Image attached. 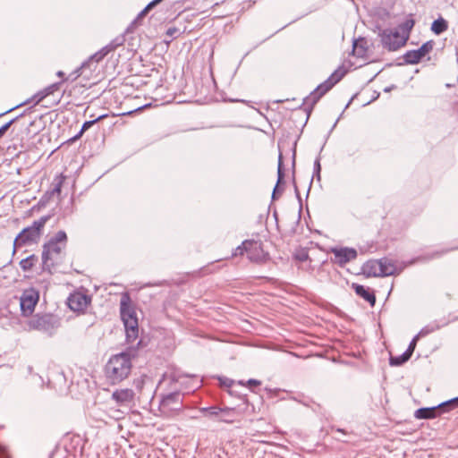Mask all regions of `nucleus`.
I'll use <instances>...</instances> for the list:
<instances>
[{"label":"nucleus","instance_id":"nucleus-14","mask_svg":"<svg viewBox=\"0 0 458 458\" xmlns=\"http://www.w3.org/2000/svg\"><path fill=\"white\" fill-rule=\"evenodd\" d=\"M90 301L91 299L87 294L81 292H74L68 297L67 305L73 311L82 312L87 309Z\"/></svg>","mask_w":458,"mask_h":458},{"label":"nucleus","instance_id":"nucleus-17","mask_svg":"<svg viewBox=\"0 0 458 458\" xmlns=\"http://www.w3.org/2000/svg\"><path fill=\"white\" fill-rule=\"evenodd\" d=\"M284 167L283 164V155L280 152L278 156V165H277V181L276 183V186L274 187L273 192H272V199H277L284 191V186H281L284 184Z\"/></svg>","mask_w":458,"mask_h":458},{"label":"nucleus","instance_id":"nucleus-20","mask_svg":"<svg viewBox=\"0 0 458 458\" xmlns=\"http://www.w3.org/2000/svg\"><path fill=\"white\" fill-rule=\"evenodd\" d=\"M352 289L355 293L367 301L371 306H374L376 303V296L373 292H371L369 288H365L361 284H352Z\"/></svg>","mask_w":458,"mask_h":458},{"label":"nucleus","instance_id":"nucleus-12","mask_svg":"<svg viewBox=\"0 0 458 458\" xmlns=\"http://www.w3.org/2000/svg\"><path fill=\"white\" fill-rule=\"evenodd\" d=\"M219 412L218 422L226 424L240 422L244 415V411L240 406L221 407Z\"/></svg>","mask_w":458,"mask_h":458},{"label":"nucleus","instance_id":"nucleus-34","mask_svg":"<svg viewBox=\"0 0 458 458\" xmlns=\"http://www.w3.org/2000/svg\"><path fill=\"white\" fill-rule=\"evenodd\" d=\"M320 172H321L320 159H319V157H317L314 161L313 176L310 180V183L312 182L314 178H316L317 181H318V182L320 181Z\"/></svg>","mask_w":458,"mask_h":458},{"label":"nucleus","instance_id":"nucleus-41","mask_svg":"<svg viewBox=\"0 0 458 458\" xmlns=\"http://www.w3.org/2000/svg\"><path fill=\"white\" fill-rule=\"evenodd\" d=\"M178 31V30L176 28H169L166 31V34L169 35V36H174L176 32Z\"/></svg>","mask_w":458,"mask_h":458},{"label":"nucleus","instance_id":"nucleus-44","mask_svg":"<svg viewBox=\"0 0 458 458\" xmlns=\"http://www.w3.org/2000/svg\"><path fill=\"white\" fill-rule=\"evenodd\" d=\"M292 165H293V168L294 169V166H295V150H293V162H292Z\"/></svg>","mask_w":458,"mask_h":458},{"label":"nucleus","instance_id":"nucleus-2","mask_svg":"<svg viewBox=\"0 0 458 458\" xmlns=\"http://www.w3.org/2000/svg\"><path fill=\"white\" fill-rule=\"evenodd\" d=\"M67 241L66 233L60 230L44 243L42 250L43 269L50 271L52 267L61 262L62 253L66 248Z\"/></svg>","mask_w":458,"mask_h":458},{"label":"nucleus","instance_id":"nucleus-43","mask_svg":"<svg viewBox=\"0 0 458 458\" xmlns=\"http://www.w3.org/2000/svg\"><path fill=\"white\" fill-rule=\"evenodd\" d=\"M0 458H9L6 451L0 446Z\"/></svg>","mask_w":458,"mask_h":458},{"label":"nucleus","instance_id":"nucleus-5","mask_svg":"<svg viewBox=\"0 0 458 458\" xmlns=\"http://www.w3.org/2000/svg\"><path fill=\"white\" fill-rule=\"evenodd\" d=\"M47 221V216H42L34 221L30 226L22 229L13 241V255L15 254L16 250L19 247L37 243Z\"/></svg>","mask_w":458,"mask_h":458},{"label":"nucleus","instance_id":"nucleus-1","mask_svg":"<svg viewBox=\"0 0 458 458\" xmlns=\"http://www.w3.org/2000/svg\"><path fill=\"white\" fill-rule=\"evenodd\" d=\"M138 356V349L134 346L112 355L104 368L106 381L111 385H117L125 380L132 369V359Z\"/></svg>","mask_w":458,"mask_h":458},{"label":"nucleus","instance_id":"nucleus-29","mask_svg":"<svg viewBox=\"0 0 458 458\" xmlns=\"http://www.w3.org/2000/svg\"><path fill=\"white\" fill-rule=\"evenodd\" d=\"M411 356L405 351L403 353L398 356H391L389 359V364L391 366H401L408 360H410Z\"/></svg>","mask_w":458,"mask_h":458},{"label":"nucleus","instance_id":"nucleus-16","mask_svg":"<svg viewBox=\"0 0 458 458\" xmlns=\"http://www.w3.org/2000/svg\"><path fill=\"white\" fill-rule=\"evenodd\" d=\"M65 179L66 176L63 173L56 174L53 179L52 188L43 194L41 200L48 201L54 195H60Z\"/></svg>","mask_w":458,"mask_h":458},{"label":"nucleus","instance_id":"nucleus-8","mask_svg":"<svg viewBox=\"0 0 458 458\" xmlns=\"http://www.w3.org/2000/svg\"><path fill=\"white\" fill-rule=\"evenodd\" d=\"M39 300V292L34 287L24 289L20 297V307L21 314L25 317L30 316Z\"/></svg>","mask_w":458,"mask_h":458},{"label":"nucleus","instance_id":"nucleus-22","mask_svg":"<svg viewBox=\"0 0 458 458\" xmlns=\"http://www.w3.org/2000/svg\"><path fill=\"white\" fill-rule=\"evenodd\" d=\"M108 116V114H100L97 117H94L92 120H89V121H86L83 123L81 130L79 131V132L74 135L73 137H72L69 141H75L77 140H79L82 135L83 133L88 130L89 129L92 125H94L96 123L106 118Z\"/></svg>","mask_w":458,"mask_h":458},{"label":"nucleus","instance_id":"nucleus-36","mask_svg":"<svg viewBox=\"0 0 458 458\" xmlns=\"http://www.w3.org/2000/svg\"><path fill=\"white\" fill-rule=\"evenodd\" d=\"M19 120V116H16L13 119H11L9 122L4 123L0 127V138L6 132V131L11 127L12 124H13L16 121Z\"/></svg>","mask_w":458,"mask_h":458},{"label":"nucleus","instance_id":"nucleus-39","mask_svg":"<svg viewBox=\"0 0 458 458\" xmlns=\"http://www.w3.org/2000/svg\"><path fill=\"white\" fill-rule=\"evenodd\" d=\"M162 0H152L149 2L144 8L145 12L150 11L154 6H156L157 4H159Z\"/></svg>","mask_w":458,"mask_h":458},{"label":"nucleus","instance_id":"nucleus-18","mask_svg":"<svg viewBox=\"0 0 458 458\" xmlns=\"http://www.w3.org/2000/svg\"><path fill=\"white\" fill-rule=\"evenodd\" d=\"M123 43V38H116L113 41H111L106 46L103 47L99 51L95 53L90 56V59L95 60L96 62L101 61L106 55H107L110 52L114 51L117 47L121 46Z\"/></svg>","mask_w":458,"mask_h":458},{"label":"nucleus","instance_id":"nucleus-35","mask_svg":"<svg viewBox=\"0 0 458 458\" xmlns=\"http://www.w3.org/2000/svg\"><path fill=\"white\" fill-rule=\"evenodd\" d=\"M414 25L413 20H407L405 22L398 25L397 29L401 31L402 34L410 33V30Z\"/></svg>","mask_w":458,"mask_h":458},{"label":"nucleus","instance_id":"nucleus-27","mask_svg":"<svg viewBox=\"0 0 458 458\" xmlns=\"http://www.w3.org/2000/svg\"><path fill=\"white\" fill-rule=\"evenodd\" d=\"M379 262V270L381 272V276H388L394 274V266L390 263L386 259H377Z\"/></svg>","mask_w":458,"mask_h":458},{"label":"nucleus","instance_id":"nucleus-4","mask_svg":"<svg viewBox=\"0 0 458 458\" xmlns=\"http://www.w3.org/2000/svg\"><path fill=\"white\" fill-rule=\"evenodd\" d=\"M344 74L345 71L338 68L324 82L318 85L317 88L303 99L302 106L308 114L311 112L313 106L318 103V101L338 81H340Z\"/></svg>","mask_w":458,"mask_h":458},{"label":"nucleus","instance_id":"nucleus-21","mask_svg":"<svg viewBox=\"0 0 458 458\" xmlns=\"http://www.w3.org/2000/svg\"><path fill=\"white\" fill-rule=\"evenodd\" d=\"M439 414L437 405L433 407H422L415 411L414 417L419 420H428L437 417Z\"/></svg>","mask_w":458,"mask_h":458},{"label":"nucleus","instance_id":"nucleus-19","mask_svg":"<svg viewBox=\"0 0 458 458\" xmlns=\"http://www.w3.org/2000/svg\"><path fill=\"white\" fill-rule=\"evenodd\" d=\"M379 262L377 259H370L366 261L361 267V273L366 277H378L381 276L379 270Z\"/></svg>","mask_w":458,"mask_h":458},{"label":"nucleus","instance_id":"nucleus-45","mask_svg":"<svg viewBox=\"0 0 458 458\" xmlns=\"http://www.w3.org/2000/svg\"><path fill=\"white\" fill-rule=\"evenodd\" d=\"M57 75H58V76H63V75H64V72H57Z\"/></svg>","mask_w":458,"mask_h":458},{"label":"nucleus","instance_id":"nucleus-40","mask_svg":"<svg viewBox=\"0 0 458 458\" xmlns=\"http://www.w3.org/2000/svg\"><path fill=\"white\" fill-rule=\"evenodd\" d=\"M247 385H248L249 386H259V385H261V382H260L259 380L252 379V378H251V379H249V380L247 381Z\"/></svg>","mask_w":458,"mask_h":458},{"label":"nucleus","instance_id":"nucleus-32","mask_svg":"<svg viewBox=\"0 0 458 458\" xmlns=\"http://www.w3.org/2000/svg\"><path fill=\"white\" fill-rule=\"evenodd\" d=\"M148 13V12H145V10H141L138 15L136 16V18L131 22V24L128 26L126 31H131L133 30L136 27H138L140 24V21L141 20L143 19V17Z\"/></svg>","mask_w":458,"mask_h":458},{"label":"nucleus","instance_id":"nucleus-11","mask_svg":"<svg viewBox=\"0 0 458 458\" xmlns=\"http://www.w3.org/2000/svg\"><path fill=\"white\" fill-rule=\"evenodd\" d=\"M29 326L35 330L49 332L55 327V320L50 314H37L30 319Z\"/></svg>","mask_w":458,"mask_h":458},{"label":"nucleus","instance_id":"nucleus-25","mask_svg":"<svg viewBox=\"0 0 458 458\" xmlns=\"http://www.w3.org/2000/svg\"><path fill=\"white\" fill-rule=\"evenodd\" d=\"M458 407V396L450 400L445 401L437 405L439 414L448 412L454 408Z\"/></svg>","mask_w":458,"mask_h":458},{"label":"nucleus","instance_id":"nucleus-9","mask_svg":"<svg viewBox=\"0 0 458 458\" xmlns=\"http://www.w3.org/2000/svg\"><path fill=\"white\" fill-rule=\"evenodd\" d=\"M182 407V394L177 391L162 396L159 402V410L165 415L181 411Z\"/></svg>","mask_w":458,"mask_h":458},{"label":"nucleus","instance_id":"nucleus-10","mask_svg":"<svg viewBox=\"0 0 458 458\" xmlns=\"http://www.w3.org/2000/svg\"><path fill=\"white\" fill-rule=\"evenodd\" d=\"M330 251L334 255L331 258L332 263L341 267L354 260L358 256L357 250L352 247H333Z\"/></svg>","mask_w":458,"mask_h":458},{"label":"nucleus","instance_id":"nucleus-6","mask_svg":"<svg viewBox=\"0 0 458 458\" xmlns=\"http://www.w3.org/2000/svg\"><path fill=\"white\" fill-rule=\"evenodd\" d=\"M247 254V258L256 263L264 262L268 259V254L264 251L262 242L255 240H245L242 245L235 249L233 256Z\"/></svg>","mask_w":458,"mask_h":458},{"label":"nucleus","instance_id":"nucleus-30","mask_svg":"<svg viewBox=\"0 0 458 458\" xmlns=\"http://www.w3.org/2000/svg\"><path fill=\"white\" fill-rule=\"evenodd\" d=\"M435 46V42L433 40H428L421 45V47L417 50L419 52V56L422 59L426 55L430 53Z\"/></svg>","mask_w":458,"mask_h":458},{"label":"nucleus","instance_id":"nucleus-13","mask_svg":"<svg viewBox=\"0 0 458 458\" xmlns=\"http://www.w3.org/2000/svg\"><path fill=\"white\" fill-rule=\"evenodd\" d=\"M59 86H60V82H55V83H53L49 86H47V88H45L44 89L37 92L36 94H34L30 98L25 100L24 102L8 109L7 111H5V113H10L12 112L13 110L20 107V106H22L24 105H28V104H30V103H33V106H35L36 105H38V103H40L45 98H47V96L53 94L55 91H56L58 89H59Z\"/></svg>","mask_w":458,"mask_h":458},{"label":"nucleus","instance_id":"nucleus-37","mask_svg":"<svg viewBox=\"0 0 458 458\" xmlns=\"http://www.w3.org/2000/svg\"><path fill=\"white\" fill-rule=\"evenodd\" d=\"M419 340V335H414L411 341L410 342L408 348L406 349V352L411 356L415 348L417 342Z\"/></svg>","mask_w":458,"mask_h":458},{"label":"nucleus","instance_id":"nucleus-28","mask_svg":"<svg viewBox=\"0 0 458 458\" xmlns=\"http://www.w3.org/2000/svg\"><path fill=\"white\" fill-rule=\"evenodd\" d=\"M403 58L405 64H417L421 60L419 56V52H417L416 49L406 51L403 54Z\"/></svg>","mask_w":458,"mask_h":458},{"label":"nucleus","instance_id":"nucleus-31","mask_svg":"<svg viewBox=\"0 0 458 458\" xmlns=\"http://www.w3.org/2000/svg\"><path fill=\"white\" fill-rule=\"evenodd\" d=\"M367 47H364L362 44H360L358 43V41H354L353 42V46H352V55L357 56V57H360V58H364L366 55H367Z\"/></svg>","mask_w":458,"mask_h":458},{"label":"nucleus","instance_id":"nucleus-26","mask_svg":"<svg viewBox=\"0 0 458 458\" xmlns=\"http://www.w3.org/2000/svg\"><path fill=\"white\" fill-rule=\"evenodd\" d=\"M38 260V256H36L35 254H31L20 261V267L21 270L24 272L30 271L36 265Z\"/></svg>","mask_w":458,"mask_h":458},{"label":"nucleus","instance_id":"nucleus-23","mask_svg":"<svg viewBox=\"0 0 458 458\" xmlns=\"http://www.w3.org/2000/svg\"><path fill=\"white\" fill-rule=\"evenodd\" d=\"M220 408V406L216 405L201 407L199 408V412L206 416L207 418L218 422Z\"/></svg>","mask_w":458,"mask_h":458},{"label":"nucleus","instance_id":"nucleus-42","mask_svg":"<svg viewBox=\"0 0 458 458\" xmlns=\"http://www.w3.org/2000/svg\"><path fill=\"white\" fill-rule=\"evenodd\" d=\"M33 107H34V106H30V107L26 108V109H25V110H24L21 114H19V115H18V116H19V119H20L21 117H22L23 115H25L27 113H31V112H32V108H33Z\"/></svg>","mask_w":458,"mask_h":458},{"label":"nucleus","instance_id":"nucleus-3","mask_svg":"<svg viewBox=\"0 0 458 458\" xmlns=\"http://www.w3.org/2000/svg\"><path fill=\"white\" fill-rule=\"evenodd\" d=\"M120 316L125 328L126 341L133 343L139 336V323L135 306L128 293H122Z\"/></svg>","mask_w":458,"mask_h":458},{"label":"nucleus","instance_id":"nucleus-38","mask_svg":"<svg viewBox=\"0 0 458 458\" xmlns=\"http://www.w3.org/2000/svg\"><path fill=\"white\" fill-rule=\"evenodd\" d=\"M435 329L436 328L433 327L426 326L423 328H421L420 331L416 335H419V338H420V336H425V335L434 332Z\"/></svg>","mask_w":458,"mask_h":458},{"label":"nucleus","instance_id":"nucleus-24","mask_svg":"<svg viewBox=\"0 0 458 458\" xmlns=\"http://www.w3.org/2000/svg\"><path fill=\"white\" fill-rule=\"evenodd\" d=\"M447 29H448V22L442 17L437 18L431 24V30L436 35H440L441 33L447 30Z\"/></svg>","mask_w":458,"mask_h":458},{"label":"nucleus","instance_id":"nucleus-15","mask_svg":"<svg viewBox=\"0 0 458 458\" xmlns=\"http://www.w3.org/2000/svg\"><path fill=\"white\" fill-rule=\"evenodd\" d=\"M134 392L130 388L116 389L112 394V399L120 406H129L133 403Z\"/></svg>","mask_w":458,"mask_h":458},{"label":"nucleus","instance_id":"nucleus-7","mask_svg":"<svg viewBox=\"0 0 458 458\" xmlns=\"http://www.w3.org/2000/svg\"><path fill=\"white\" fill-rule=\"evenodd\" d=\"M379 37L382 47L388 51L398 50L406 44L409 38L408 33L402 34L397 28L382 30L379 32Z\"/></svg>","mask_w":458,"mask_h":458},{"label":"nucleus","instance_id":"nucleus-46","mask_svg":"<svg viewBox=\"0 0 458 458\" xmlns=\"http://www.w3.org/2000/svg\"><path fill=\"white\" fill-rule=\"evenodd\" d=\"M7 114V113H5V112L1 113V114H0V117H1V116H3V115H4V114Z\"/></svg>","mask_w":458,"mask_h":458},{"label":"nucleus","instance_id":"nucleus-33","mask_svg":"<svg viewBox=\"0 0 458 458\" xmlns=\"http://www.w3.org/2000/svg\"><path fill=\"white\" fill-rule=\"evenodd\" d=\"M294 259L298 261L304 262L310 259L309 251L305 248H301L294 253Z\"/></svg>","mask_w":458,"mask_h":458}]
</instances>
